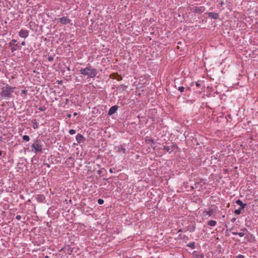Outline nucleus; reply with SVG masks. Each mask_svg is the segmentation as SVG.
<instances>
[{
  "label": "nucleus",
  "mask_w": 258,
  "mask_h": 258,
  "mask_svg": "<svg viewBox=\"0 0 258 258\" xmlns=\"http://www.w3.org/2000/svg\"><path fill=\"white\" fill-rule=\"evenodd\" d=\"M118 150L120 152H122L123 153H124L125 152V149L123 148V147L121 145H120L119 147H118Z\"/></svg>",
  "instance_id": "17"
},
{
  "label": "nucleus",
  "mask_w": 258,
  "mask_h": 258,
  "mask_svg": "<svg viewBox=\"0 0 258 258\" xmlns=\"http://www.w3.org/2000/svg\"><path fill=\"white\" fill-rule=\"evenodd\" d=\"M164 149L165 150H166L167 152H170V151H169V150H170V149H169V148L168 147L164 146Z\"/></svg>",
  "instance_id": "24"
},
{
  "label": "nucleus",
  "mask_w": 258,
  "mask_h": 258,
  "mask_svg": "<svg viewBox=\"0 0 258 258\" xmlns=\"http://www.w3.org/2000/svg\"><path fill=\"white\" fill-rule=\"evenodd\" d=\"M241 232H232V234L234 235H238L240 237H243L248 232V230L246 228L241 229Z\"/></svg>",
  "instance_id": "5"
},
{
  "label": "nucleus",
  "mask_w": 258,
  "mask_h": 258,
  "mask_svg": "<svg viewBox=\"0 0 258 258\" xmlns=\"http://www.w3.org/2000/svg\"><path fill=\"white\" fill-rule=\"evenodd\" d=\"M23 140L28 142L30 140V138L28 136L24 135L23 136Z\"/></svg>",
  "instance_id": "16"
},
{
  "label": "nucleus",
  "mask_w": 258,
  "mask_h": 258,
  "mask_svg": "<svg viewBox=\"0 0 258 258\" xmlns=\"http://www.w3.org/2000/svg\"><path fill=\"white\" fill-rule=\"evenodd\" d=\"M42 144L39 141H35L31 146V151L35 153L41 152L42 151Z\"/></svg>",
  "instance_id": "3"
},
{
  "label": "nucleus",
  "mask_w": 258,
  "mask_h": 258,
  "mask_svg": "<svg viewBox=\"0 0 258 258\" xmlns=\"http://www.w3.org/2000/svg\"><path fill=\"white\" fill-rule=\"evenodd\" d=\"M45 109V107H41L39 108V110H40V111H44Z\"/></svg>",
  "instance_id": "25"
},
{
  "label": "nucleus",
  "mask_w": 258,
  "mask_h": 258,
  "mask_svg": "<svg viewBox=\"0 0 258 258\" xmlns=\"http://www.w3.org/2000/svg\"><path fill=\"white\" fill-rule=\"evenodd\" d=\"M205 8L204 7H196L195 11L197 12L203 13L204 12Z\"/></svg>",
  "instance_id": "11"
},
{
  "label": "nucleus",
  "mask_w": 258,
  "mask_h": 258,
  "mask_svg": "<svg viewBox=\"0 0 258 258\" xmlns=\"http://www.w3.org/2000/svg\"><path fill=\"white\" fill-rule=\"evenodd\" d=\"M12 48H11V51L12 52H14L15 51H16L17 50V48L15 46H11Z\"/></svg>",
  "instance_id": "23"
},
{
  "label": "nucleus",
  "mask_w": 258,
  "mask_h": 258,
  "mask_svg": "<svg viewBox=\"0 0 258 258\" xmlns=\"http://www.w3.org/2000/svg\"><path fill=\"white\" fill-rule=\"evenodd\" d=\"M16 42H17V40L15 39L12 40V41L9 43V46L11 47V46H13L15 44Z\"/></svg>",
  "instance_id": "15"
},
{
  "label": "nucleus",
  "mask_w": 258,
  "mask_h": 258,
  "mask_svg": "<svg viewBox=\"0 0 258 258\" xmlns=\"http://www.w3.org/2000/svg\"><path fill=\"white\" fill-rule=\"evenodd\" d=\"M32 123H33V127L34 128L36 129L39 127L38 123L36 122V120H32Z\"/></svg>",
  "instance_id": "13"
},
{
  "label": "nucleus",
  "mask_w": 258,
  "mask_h": 258,
  "mask_svg": "<svg viewBox=\"0 0 258 258\" xmlns=\"http://www.w3.org/2000/svg\"><path fill=\"white\" fill-rule=\"evenodd\" d=\"M196 85H197V86H200V84H199L198 83H196Z\"/></svg>",
  "instance_id": "34"
},
{
  "label": "nucleus",
  "mask_w": 258,
  "mask_h": 258,
  "mask_svg": "<svg viewBox=\"0 0 258 258\" xmlns=\"http://www.w3.org/2000/svg\"><path fill=\"white\" fill-rule=\"evenodd\" d=\"M117 110V107L116 106H113L111 107L108 111L109 115H112L114 114Z\"/></svg>",
  "instance_id": "7"
},
{
  "label": "nucleus",
  "mask_w": 258,
  "mask_h": 258,
  "mask_svg": "<svg viewBox=\"0 0 258 258\" xmlns=\"http://www.w3.org/2000/svg\"><path fill=\"white\" fill-rule=\"evenodd\" d=\"M80 73L84 76H87L89 78H94L97 74V71L96 69H93L90 66H89L84 69L80 70Z\"/></svg>",
  "instance_id": "1"
},
{
  "label": "nucleus",
  "mask_w": 258,
  "mask_h": 258,
  "mask_svg": "<svg viewBox=\"0 0 258 258\" xmlns=\"http://www.w3.org/2000/svg\"><path fill=\"white\" fill-rule=\"evenodd\" d=\"M216 224H217V222L214 220H210L208 223V225L209 226H210L212 227H214V226H216Z\"/></svg>",
  "instance_id": "12"
},
{
  "label": "nucleus",
  "mask_w": 258,
  "mask_h": 258,
  "mask_svg": "<svg viewBox=\"0 0 258 258\" xmlns=\"http://www.w3.org/2000/svg\"><path fill=\"white\" fill-rule=\"evenodd\" d=\"M188 246L194 248H195V242L190 243L187 245Z\"/></svg>",
  "instance_id": "19"
},
{
  "label": "nucleus",
  "mask_w": 258,
  "mask_h": 258,
  "mask_svg": "<svg viewBox=\"0 0 258 258\" xmlns=\"http://www.w3.org/2000/svg\"><path fill=\"white\" fill-rule=\"evenodd\" d=\"M236 258H244V256L241 254L238 255Z\"/></svg>",
  "instance_id": "26"
},
{
  "label": "nucleus",
  "mask_w": 258,
  "mask_h": 258,
  "mask_svg": "<svg viewBox=\"0 0 258 258\" xmlns=\"http://www.w3.org/2000/svg\"><path fill=\"white\" fill-rule=\"evenodd\" d=\"M109 171H110V172L112 173V172H113V169H110L109 170Z\"/></svg>",
  "instance_id": "31"
},
{
  "label": "nucleus",
  "mask_w": 258,
  "mask_h": 258,
  "mask_svg": "<svg viewBox=\"0 0 258 258\" xmlns=\"http://www.w3.org/2000/svg\"><path fill=\"white\" fill-rule=\"evenodd\" d=\"M15 89V87H12L8 85H6L1 88L2 91L0 92V95L2 97L9 98Z\"/></svg>",
  "instance_id": "2"
},
{
  "label": "nucleus",
  "mask_w": 258,
  "mask_h": 258,
  "mask_svg": "<svg viewBox=\"0 0 258 258\" xmlns=\"http://www.w3.org/2000/svg\"><path fill=\"white\" fill-rule=\"evenodd\" d=\"M21 218V216L20 215H17L16 216V219H17V220H20Z\"/></svg>",
  "instance_id": "27"
},
{
  "label": "nucleus",
  "mask_w": 258,
  "mask_h": 258,
  "mask_svg": "<svg viewBox=\"0 0 258 258\" xmlns=\"http://www.w3.org/2000/svg\"><path fill=\"white\" fill-rule=\"evenodd\" d=\"M213 213V212L212 210L205 211V212H204V215L205 216L208 215L209 216H211L212 215Z\"/></svg>",
  "instance_id": "14"
},
{
  "label": "nucleus",
  "mask_w": 258,
  "mask_h": 258,
  "mask_svg": "<svg viewBox=\"0 0 258 258\" xmlns=\"http://www.w3.org/2000/svg\"><path fill=\"white\" fill-rule=\"evenodd\" d=\"M2 154V151H0V156H1Z\"/></svg>",
  "instance_id": "36"
},
{
  "label": "nucleus",
  "mask_w": 258,
  "mask_h": 258,
  "mask_svg": "<svg viewBox=\"0 0 258 258\" xmlns=\"http://www.w3.org/2000/svg\"><path fill=\"white\" fill-rule=\"evenodd\" d=\"M209 16L211 18L216 19L218 18L219 15L217 13L211 12L209 13Z\"/></svg>",
  "instance_id": "9"
},
{
  "label": "nucleus",
  "mask_w": 258,
  "mask_h": 258,
  "mask_svg": "<svg viewBox=\"0 0 258 258\" xmlns=\"http://www.w3.org/2000/svg\"><path fill=\"white\" fill-rule=\"evenodd\" d=\"M76 139L77 141L78 142V143H80L83 141L84 137L82 135H81L80 134H78L76 136Z\"/></svg>",
  "instance_id": "8"
},
{
  "label": "nucleus",
  "mask_w": 258,
  "mask_h": 258,
  "mask_svg": "<svg viewBox=\"0 0 258 258\" xmlns=\"http://www.w3.org/2000/svg\"><path fill=\"white\" fill-rule=\"evenodd\" d=\"M236 203L240 206V208H241V209H244L245 206H246V204H243L242 203V202L240 200H238L236 201Z\"/></svg>",
  "instance_id": "10"
},
{
  "label": "nucleus",
  "mask_w": 258,
  "mask_h": 258,
  "mask_svg": "<svg viewBox=\"0 0 258 258\" xmlns=\"http://www.w3.org/2000/svg\"><path fill=\"white\" fill-rule=\"evenodd\" d=\"M77 114H77V112H75V113H74V116H76V115H77Z\"/></svg>",
  "instance_id": "32"
},
{
  "label": "nucleus",
  "mask_w": 258,
  "mask_h": 258,
  "mask_svg": "<svg viewBox=\"0 0 258 258\" xmlns=\"http://www.w3.org/2000/svg\"><path fill=\"white\" fill-rule=\"evenodd\" d=\"M61 24L67 25L71 22V20L68 17H63L59 19Z\"/></svg>",
  "instance_id": "6"
},
{
  "label": "nucleus",
  "mask_w": 258,
  "mask_h": 258,
  "mask_svg": "<svg viewBox=\"0 0 258 258\" xmlns=\"http://www.w3.org/2000/svg\"><path fill=\"white\" fill-rule=\"evenodd\" d=\"M2 140V137H0V141Z\"/></svg>",
  "instance_id": "35"
},
{
  "label": "nucleus",
  "mask_w": 258,
  "mask_h": 258,
  "mask_svg": "<svg viewBox=\"0 0 258 258\" xmlns=\"http://www.w3.org/2000/svg\"><path fill=\"white\" fill-rule=\"evenodd\" d=\"M19 35L22 38H26L29 35V31L27 30L21 29L19 33Z\"/></svg>",
  "instance_id": "4"
},
{
  "label": "nucleus",
  "mask_w": 258,
  "mask_h": 258,
  "mask_svg": "<svg viewBox=\"0 0 258 258\" xmlns=\"http://www.w3.org/2000/svg\"><path fill=\"white\" fill-rule=\"evenodd\" d=\"M21 45H23V46H24L25 45V41H23L22 43H21Z\"/></svg>",
  "instance_id": "28"
},
{
  "label": "nucleus",
  "mask_w": 258,
  "mask_h": 258,
  "mask_svg": "<svg viewBox=\"0 0 258 258\" xmlns=\"http://www.w3.org/2000/svg\"><path fill=\"white\" fill-rule=\"evenodd\" d=\"M149 143H153V140H149Z\"/></svg>",
  "instance_id": "29"
},
{
  "label": "nucleus",
  "mask_w": 258,
  "mask_h": 258,
  "mask_svg": "<svg viewBox=\"0 0 258 258\" xmlns=\"http://www.w3.org/2000/svg\"><path fill=\"white\" fill-rule=\"evenodd\" d=\"M71 115L70 114H68V117H69V118H70V117H71Z\"/></svg>",
  "instance_id": "33"
},
{
  "label": "nucleus",
  "mask_w": 258,
  "mask_h": 258,
  "mask_svg": "<svg viewBox=\"0 0 258 258\" xmlns=\"http://www.w3.org/2000/svg\"><path fill=\"white\" fill-rule=\"evenodd\" d=\"M69 132L70 135H74L76 133V131L75 130L72 129L70 130Z\"/></svg>",
  "instance_id": "21"
},
{
  "label": "nucleus",
  "mask_w": 258,
  "mask_h": 258,
  "mask_svg": "<svg viewBox=\"0 0 258 258\" xmlns=\"http://www.w3.org/2000/svg\"><path fill=\"white\" fill-rule=\"evenodd\" d=\"M242 209H241V208H239V209H237V210H235V211H234V213H235V214H236V215H239V214H240V213H241V210H242Z\"/></svg>",
  "instance_id": "18"
},
{
  "label": "nucleus",
  "mask_w": 258,
  "mask_h": 258,
  "mask_svg": "<svg viewBox=\"0 0 258 258\" xmlns=\"http://www.w3.org/2000/svg\"><path fill=\"white\" fill-rule=\"evenodd\" d=\"M178 90L180 92H183V91H184V87H182V86L179 87H178Z\"/></svg>",
  "instance_id": "22"
},
{
  "label": "nucleus",
  "mask_w": 258,
  "mask_h": 258,
  "mask_svg": "<svg viewBox=\"0 0 258 258\" xmlns=\"http://www.w3.org/2000/svg\"><path fill=\"white\" fill-rule=\"evenodd\" d=\"M23 93H25V91L23 90Z\"/></svg>",
  "instance_id": "37"
},
{
  "label": "nucleus",
  "mask_w": 258,
  "mask_h": 258,
  "mask_svg": "<svg viewBox=\"0 0 258 258\" xmlns=\"http://www.w3.org/2000/svg\"><path fill=\"white\" fill-rule=\"evenodd\" d=\"M48 60H52V57H49L48 58Z\"/></svg>",
  "instance_id": "30"
},
{
  "label": "nucleus",
  "mask_w": 258,
  "mask_h": 258,
  "mask_svg": "<svg viewBox=\"0 0 258 258\" xmlns=\"http://www.w3.org/2000/svg\"><path fill=\"white\" fill-rule=\"evenodd\" d=\"M98 203L100 205L103 204L104 203V200L101 199H99L98 200Z\"/></svg>",
  "instance_id": "20"
}]
</instances>
